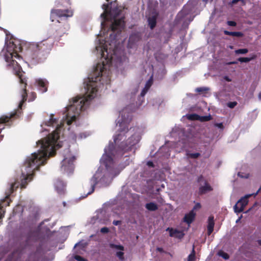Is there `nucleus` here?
I'll return each instance as SVG.
<instances>
[{
  "label": "nucleus",
  "instance_id": "1",
  "mask_svg": "<svg viewBox=\"0 0 261 261\" xmlns=\"http://www.w3.org/2000/svg\"><path fill=\"white\" fill-rule=\"evenodd\" d=\"M61 126L58 125L53 132L49 134L46 138L38 141L37 144H40L41 149L37 153H32L30 156L26 159L24 165L26 170L32 169L29 173L26 174L22 173V175L24 178L21 180V188H25L28 184V180L30 181L36 170H39V167L45 164L46 161L50 156H54L56 153V149L61 147L59 144H56L59 139Z\"/></svg>",
  "mask_w": 261,
  "mask_h": 261
},
{
  "label": "nucleus",
  "instance_id": "2",
  "mask_svg": "<svg viewBox=\"0 0 261 261\" xmlns=\"http://www.w3.org/2000/svg\"><path fill=\"white\" fill-rule=\"evenodd\" d=\"M7 53L5 58L6 61L9 63V66L14 67L15 75L18 77L19 82L21 85L22 90L21 93V100L19 103L18 110L11 113L9 115L3 116L0 118V129L5 128V125L10 126L12 121L20 117L21 114V109L23 103L27 101L28 93L27 90V80L25 76V73L22 71L21 67L14 58L19 59L20 56L18 53L22 50V46L19 43L16 44L14 42H10L7 47Z\"/></svg>",
  "mask_w": 261,
  "mask_h": 261
},
{
  "label": "nucleus",
  "instance_id": "3",
  "mask_svg": "<svg viewBox=\"0 0 261 261\" xmlns=\"http://www.w3.org/2000/svg\"><path fill=\"white\" fill-rule=\"evenodd\" d=\"M99 69L100 71L98 72L97 74L95 72L96 76L95 77H89L87 82H84L86 90L85 95L75 97L72 99V103L70 101V105L66 107V117L68 125L71 124L73 121L76 120L81 112L85 110V107L88 105L90 101L96 95L98 90L97 82L101 80L102 72L105 69L104 62H103L102 66H100Z\"/></svg>",
  "mask_w": 261,
  "mask_h": 261
},
{
  "label": "nucleus",
  "instance_id": "4",
  "mask_svg": "<svg viewBox=\"0 0 261 261\" xmlns=\"http://www.w3.org/2000/svg\"><path fill=\"white\" fill-rule=\"evenodd\" d=\"M53 40H43L38 43H29L28 56L32 60L40 62L46 58L53 46Z\"/></svg>",
  "mask_w": 261,
  "mask_h": 261
},
{
  "label": "nucleus",
  "instance_id": "5",
  "mask_svg": "<svg viewBox=\"0 0 261 261\" xmlns=\"http://www.w3.org/2000/svg\"><path fill=\"white\" fill-rule=\"evenodd\" d=\"M125 110L122 111L121 121H118L119 128L118 130V134L114 137V142L115 145H117L119 141L122 140L125 136V134L129 130V123L132 119L130 114H127L125 117Z\"/></svg>",
  "mask_w": 261,
  "mask_h": 261
},
{
  "label": "nucleus",
  "instance_id": "6",
  "mask_svg": "<svg viewBox=\"0 0 261 261\" xmlns=\"http://www.w3.org/2000/svg\"><path fill=\"white\" fill-rule=\"evenodd\" d=\"M73 15V11L70 8L67 9H53L50 12V19L51 21L57 20L60 23V21L57 18L61 19L62 17L67 18L72 17Z\"/></svg>",
  "mask_w": 261,
  "mask_h": 261
},
{
  "label": "nucleus",
  "instance_id": "7",
  "mask_svg": "<svg viewBox=\"0 0 261 261\" xmlns=\"http://www.w3.org/2000/svg\"><path fill=\"white\" fill-rule=\"evenodd\" d=\"M140 140V138L139 136L133 135L126 142H122L118 145V147L120 151L124 152L130 151L133 147L139 142Z\"/></svg>",
  "mask_w": 261,
  "mask_h": 261
},
{
  "label": "nucleus",
  "instance_id": "8",
  "mask_svg": "<svg viewBox=\"0 0 261 261\" xmlns=\"http://www.w3.org/2000/svg\"><path fill=\"white\" fill-rule=\"evenodd\" d=\"M105 154L102 156V159L106 167L108 168L109 165L113 163V156L115 154L113 143H110L108 147L105 148Z\"/></svg>",
  "mask_w": 261,
  "mask_h": 261
},
{
  "label": "nucleus",
  "instance_id": "9",
  "mask_svg": "<svg viewBox=\"0 0 261 261\" xmlns=\"http://www.w3.org/2000/svg\"><path fill=\"white\" fill-rule=\"evenodd\" d=\"M261 190V187L260 188L256 191V193L253 194H248L246 195L244 197H242L236 203V204L234 205L233 208L234 211L236 213H240L244 211V207L247 205L248 203V199L252 195H253L254 196H256L259 191Z\"/></svg>",
  "mask_w": 261,
  "mask_h": 261
},
{
  "label": "nucleus",
  "instance_id": "10",
  "mask_svg": "<svg viewBox=\"0 0 261 261\" xmlns=\"http://www.w3.org/2000/svg\"><path fill=\"white\" fill-rule=\"evenodd\" d=\"M75 160L74 156L65 158L62 162V169L67 172H72L74 169V162Z\"/></svg>",
  "mask_w": 261,
  "mask_h": 261
},
{
  "label": "nucleus",
  "instance_id": "11",
  "mask_svg": "<svg viewBox=\"0 0 261 261\" xmlns=\"http://www.w3.org/2000/svg\"><path fill=\"white\" fill-rule=\"evenodd\" d=\"M69 28V24L67 23H65L63 26L59 25L53 33V36L49 37L48 39H50L51 37H53L54 40L59 41L60 38L65 34Z\"/></svg>",
  "mask_w": 261,
  "mask_h": 261
},
{
  "label": "nucleus",
  "instance_id": "12",
  "mask_svg": "<svg viewBox=\"0 0 261 261\" xmlns=\"http://www.w3.org/2000/svg\"><path fill=\"white\" fill-rule=\"evenodd\" d=\"M118 15V14L114 16V20L111 26V30L113 32H121L124 27V18L122 17L120 19H116V17Z\"/></svg>",
  "mask_w": 261,
  "mask_h": 261
},
{
  "label": "nucleus",
  "instance_id": "13",
  "mask_svg": "<svg viewBox=\"0 0 261 261\" xmlns=\"http://www.w3.org/2000/svg\"><path fill=\"white\" fill-rule=\"evenodd\" d=\"M115 54V50H110L108 49L107 45H103V48L101 50V58L106 60V63L108 64H111L113 59V55Z\"/></svg>",
  "mask_w": 261,
  "mask_h": 261
},
{
  "label": "nucleus",
  "instance_id": "14",
  "mask_svg": "<svg viewBox=\"0 0 261 261\" xmlns=\"http://www.w3.org/2000/svg\"><path fill=\"white\" fill-rule=\"evenodd\" d=\"M38 88L42 93H44L47 91L48 82L44 79H38L36 81Z\"/></svg>",
  "mask_w": 261,
  "mask_h": 261
},
{
  "label": "nucleus",
  "instance_id": "15",
  "mask_svg": "<svg viewBox=\"0 0 261 261\" xmlns=\"http://www.w3.org/2000/svg\"><path fill=\"white\" fill-rule=\"evenodd\" d=\"M55 187L57 192L60 195L64 194L65 191V185L63 181L57 180L55 184Z\"/></svg>",
  "mask_w": 261,
  "mask_h": 261
},
{
  "label": "nucleus",
  "instance_id": "16",
  "mask_svg": "<svg viewBox=\"0 0 261 261\" xmlns=\"http://www.w3.org/2000/svg\"><path fill=\"white\" fill-rule=\"evenodd\" d=\"M98 178L94 175L92 177L90 180V184L91 186L90 191H89L83 198L86 197L88 195L93 193L95 190V186L98 184Z\"/></svg>",
  "mask_w": 261,
  "mask_h": 261
},
{
  "label": "nucleus",
  "instance_id": "17",
  "mask_svg": "<svg viewBox=\"0 0 261 261\" xmlns=\"http://www.w3.org/2000/svg\"><path fill=\"white\" fill-rule=\"evenodd\" d=\"M207 233L208 236H210L214 230V227L215 225L214 217V216H211L208 218L207 221Z\"/></svg>",
  "mask_w": 261,
  "mask_h": 261
},
{
  "label": "nucleus",
  "instance_id": "18",
  "mask_svg": "<svg viewBox=\"0 0 261 261\" xmlns=\"http://www.w3.org/2000/svg\"><path fill=\"white\" fill-rule=\"evenodd\" d=\"M196 213L194 210H191L189 213L185 215L184 218V221L188 224H191L195 219Z\"/></svg>",
  "mask_w": 261,
  "mask_h": 261
},
{
  "label": "nucleus",
  "instance_id": "19",
  "mask_svg": "<svg viewBox=\"0 0 261 261\" xmlns=\"http://www.w3.org/2000/svg\"><path fill=\"white\" fill-rule=\"evenodd\" d=\"M145 207L149 211H155L158 209V205L154 202H149L145 204Z\"/></svg>",
  "mask_w": 261,
  "mask_h": 261
},
{
  "label": "nucleus",
  "instance_id": "20",
  "mask_svg": "<svg viewBox=\"0 0 261 261\" xmlns=\"http://www.w3.org/2000/svg\"><path fill=\"white\" fill-rule=\"evenodd\" d=\"M213 190L212 187L207 184L205 183L204 186L199 188V191L200 194L205 193L207 191H211Z\"/></svg>",
  "mask_w": 261,
  "mask_h": 261
},
{
  "label": "nucleus",
  "instance_id": "21",
  "mask_svg": "<svg viewBox=\"0 0 261 261\" xmlns=\"http://www.w3.org/2000/svg\"><path fill=\"white\" fill-rule=\"evenodd\" d=\"M56 4L57 7H66L67 5H70V0H58L56 2Z\"/></svg>",
  "mask_w": 261,
  "mask_h": 261
},
{
  "label": "nucleus",
  "instance_id": "22",
  "mask_svg": "<svg viewBox=\"0 0 261 261\" xmlns=\"http://www.w3.org/2000/svg\"><path fill=\"white\" fill-rule=\"evenodd\" d=\"M148 24L151 29H153L156 24V18L155 16L150 17L148 19Z\"/></svg>",
  "mask_w": 261,
  "mask_h": 261
},
{
  "label": "nucleus",
  "instance_id": "23",
  "mask_svg": "<svg viewBox=\"0 0 261 261\" xmlns=\"http://www.w3.org/2000/svg\"><path fill=\"white\" fill-rule=\"evenodd\" d=\"M54 114H51L50 115V118L48 121L44 122V124L47 126H51L54 124H56L57 123V120L54 118Z\"/></svg>",
  "mask_w": 261,
  "mask_h": 261
},
{
  "label": "nucleus",
  "instance_id": "24",
  "mask_svg": "<svg viewBox=\"0 0 261 261\" xmlns=\"http://www.w3.org/2000/svg\"><path fill=\"white\" fill-rule=\"evenodd\" d=\"M140 36L138 33H134L132 34L129 38V42H137L140 40Z\"/></svg>",
  "mask_w": 261,
  "mask_h": 261
},
{
  "label": "nucleus",
  "instance_id": "25",
  "mask_svg": "<svg viewBox=\"0 0 261 261\" xmlns=\"http://www.w3.org/2000/svg\"><path fill=\"white\" fill-rule=\"evenodd\" d=\"M256 55H254L252 57H250V58L240 57L238 59V61L241 63H243V62L247 63V62L251 61V60H252L253 59H255L256 58Z\"/></svg>",
  "mask_w": 261,
  "mask_h": 261
},
{
  "label": "nucleus",
  "instance_id": "26",
  "mask_svg": "<svg viewBox=\"0 0 261 261\" xmlns=\"http://www.w3.org/2000/svg\"><path fill=\"white\" fill-rule=\"evenodd\" d=\"M18 187V184L16 182H14L11 184V186L9 189V194L6 196V198H9L10 195L15 190V188L16 189Z\"/></svg>",
  "mask_w": 261,
  "mask_h": 261
},
{
  "label": "nucleus",
  "instance_id": "27",
  "mask_svg": "<svg viewBox=\"0 0 261 261\" xmlns=\"http://www.w3.org/2000/svg\"><path fill=\"white\" fill-rule=\"evenodd\" d=\"M195 251L194 250V247L193 246L191 253L188 257V261H195Z\"/></svg>",
  "mask_w": 261,
  "mask_h": 261
},
{
  "label": "nucleus",
  "instance_id": "28",
  "mask_svg": "<svg viewBox=\"0 0 261 261\" xmlns=\"http://www.w3.org/2000/svg\"><path fill=\"white\" fill-rule=\"evenodd\" d=\"M212 119V117L211 115L207 116H201L199 115V121L201 122H206Z\"/></svg>",
  "mask_w": 261,
  "mask_h": 261
},
{
  "label": "nucleus",
  "instance_id": "29",
  "mask_svg": "<svg viewBox=\"0 0 261 261\" xmlns=\"http://www.w3.org/2000/svg\"><path fill=\"white\" fill-rule=\"evenodd\" d=\"M199 115L197 114H191L187 116V118L190 120H198Z\"/></svg>",
  "mask_w": 261,
  "mask_h": 261
},
{
  "label": "nucleus",
  "instance_id": "30",
  "mask_svg": "<svg viewBox=\"0 0 261 261\" xmlns=\"http://www.w3.org/2000/svg\"><path fill=\"white\" fill-rule=\"evenodd\" d=\"M208 90L209 88L206 87H198L196 89L195 91L198 92L199 94H202L206 93Z\"/></svg>",
  "mask_w": 261,
  "mask_h": 261
},
{
  "label": "nucleus",
  "instance_id": "31",
  "mask_svg": "<svg viewBox=\"0 0 261 261\" xmlns=\"http://www.w3.org/2000/svg\"><path fill=\"white\" fill-rule=\"evenodd\" d=\"M167 230H169V234H170V237H175V234L176 233H180V231L176 230V229H173V228H168L167 229Z\"/></svg>",
  "mask_w": 261,
  "mask_h": 261
},
{
  "label": "nucleus",
  "instance_id": "32",
  "mask_svg": "<svg viewBox=\"0 0 261 261\" xmlns=\"http://www.w3.org/2000/svg\"><path fill=\"white\" fill-rule=\"evenodd\" d=\"M188 156L191 159H197L200 156V154L198 152L189 153L187 154Z\"/></svg>",
  "mask_w": 261,
  "mask_h": 261
},
{
  "label": "nucleus",
  "instance_id": "33",
  "mask_svg": "<svg viewBox=\"0 0 261 261\" xmlns=\"http://www.w3.org/2000/svg\"><path fill=\"white\" fill-rule=\"evenodd\" d=\"M248 52V50L247 48L239 49L235 50L236 54H245Z\"/></svg>",
  "mask_w": 261,
  "mask_h": 261
},
{
  "label": "nucleus",
  "instance_id": "34",
  "mask_svg": "<svg viewBox=\"0 0 261 261\" xmlns=\"http://www.w3.org/2000/svg\"><path fill=\"white\" fill-rule=\"evenodd\" d=\"M110 247L112 248H115L117 249H119L121 251L124 250V247L120 245H115L114 244H111Z\"/></svg>",
  "mask_w": 261,
  "mask_h": 261
},
{
  "label": "nucleus",
  "instance_id": "35",
  "mask_svg": "<svg viewBox=\"0 0 261 261\" xmlns=\"http://www.w3.org/2000/svg\"><path fill=\"white\" fill-rule=\"evenodd\" d=\"M219 255L225 259H228L229 258V255L222 251L219 252Z\"/></svg>",
  "mask_w": 261,
  "mask_h": 261
},
{
  "label": "nucleus",
  "instance_id": "36",
  "mask_svg": "<svg viewBox=\"0 0 261 261\" xmlns=\"http://www.w3.org/2000/svg\"><path fill=\"white\" fill-rule=\"evenodd\" d=\"M36 97V93L34 92H32L29 95V101H32L34 100Z\"/></svg>",
  "mask_w": 261,
  "mask_h": 261
},
{
  "label": "nucleus",
  "instance_id": "37",
  "mask_svg": "<svg viewBox=\"0 0 261 261\" xmlns=\"http://www.w3.org/2000/svg\"><path fill=\"white\" fill-rule=\"evenodd\" d=\"M116 256L119 258V259L121 261H124V253L122 251H119L116 253Z\"/></svg>",
  "mask_w": 261,
  "mask_h": 261
},
{
  "label": "nucleus",
  "instance_id": "38",
  "mask_svg": "<svg viewBox=\"0 0 261 261\" xmlns=\"http://www.w3.org/2000/svg\"><path fill=\"white\" fill-rule=\"evenodd\" d=\"M16 253V252L15 251H14L11 254H9L5 261H14V257Z\"/></svg>",
  "mask_w": 261,
  "mask_h": 261
},
{
  "label": "nucleus",
  "instance_id": "39",
  "mask_svg": "<svg viewBox=\"0 0 261 261\" xmlns=\"http://www.w3.org/2000/svg\"><path fill=\"white\" fill-rule=\"evenodd\" d=\"M232 36L237 37H242L244 36L243 33L241 32H232Z\"/></svg>",
  "mask_w": 261,
  "mask_h": 261
},
{
  "label": "nucleus",
  "instance_id": "40",
  "mask_svg": "<svg viewBox=\"0 0 261 261\" xmlns=\"http://www.w3.org/2000/svg\"><path fill=\"white\" fill-rule=\"evenodd\" d=\"M214 126L218 127L221 130H223L224 128V126L223 125V123H215L214 124Z\"/></svg>",
  "mask_w": 261,
  "mask_h": 261
},
{
  "label": "nucleus",
  "instance_id": "41",
  "mask_svg": "<svg viewBox=\"0 0 261 261\" xmlns=\"http://www.w3.org/2000/svg\"><path fill=\"white\" fill-rule=\"evenodd\" d=\"M237 105V102L236 101L229 102L227 104V106L231 109L234 108Z\"/></svg>",
  "mask_w": 261,
  "mask_h": 261
},
{
  "label": "nucleus",
  "instance_id": "42",
  "mask_svg": "<svg viewBox=\"0 0 261 261\" xmlns=\"http://www.w3.org/2000/svg\"><path fill=\"white\" fill-rule=\"evenodd\" d=\"M74 258L77 261H88V260L87 259H85L84 257H83L82 256L79 255H75L74 256Z\"/></svg>",
  "mask_w": 261,
  "mask_h": 261
},
{
  "label": "nucleus",
  "instance_id": "43",
  "mask_svg": "<svg viewBox=\"0 0 261 261\" xmlns=\"http://www.w3.org/2000/svg\"><path fill=\"white\" fill-rule=\"evenodd\" d=\"M109 229L108 227H104L100 229V232L102 233H107L109 232Z\"/></svg>",
  "mask_w": 261,
  "mask_h": 261
},
{
  "label": "nucleus",
  "instance_id": "44",
  "mask_svg": "<svg viewBox=\"0 0 261 261\" xmlns=\"http://www.w3.org/2000/svg\"><path fill=\"white\" fill-rule=\"evenodd\" d=\"M148 89H147V88H144L141 91V94H140V96L141 97H144L145 96V95L146 94L147 91H148Z\"/></svg>",
  "mask_w": 261,
  "mask_h": 261
},
{
  "label": "nucleus",
  "instance_id": "45",
  "mask_svg": "<svg viewBox=\"0 0 261 261\" xmlns=\"http://www.w3.org/2000/svg\"><path fill=\"white\" fill-rule=\"evenodd\" d=\"M227 24L231 27H235L237 25V23L234 21H227Z\"/></svg>",
  "mask_w": 261,
  "mask_h": 261
},
{
  "label": "nucleus",
  "instance_id": "46",
  "mask_svg": "<svg viewBox=\"0 0 261 261\" xmlns=\"http://www.w3.org/2000/svg\"><path fill=\"white\" fill-rule=\"evenodd\" d=\"M152 79H150L147 82V83L145 85V88H147V89H149L150 87L151 86V84H152Z\"/></svg>",
  "mask_w": 261,
  "mask_h": 261
},
{
  "label": "nucleus",
  "instance_id": "47",
  "mask_svg": "<svg viewBox=\"0 0 261 261\" xmlns=\"http://www.w3.org/2000/svg\"><path fill=\"white\" fill-rule=\"evenodd\" d=\"M113 224L114 225H120L121 224V221H120V220H114L113 222Z\"/></svg>",
  "mask_w": 261,
  "mask_h": 261
},
{
  "label": "nucleus",
  "instance_id": "48",
  "mask_svg": "<svg viewBox=\"0 0 261 261\" xmlns=\"http://www.w3.org/2000/svg\"><path fill=\"white\" fill-rule=\"evenodd\" d=\"M201 207V205L199 203H197L193 207V210L199 209Z\"/></svg>",
  "mask_w": 261,
  "mask_h": 261
},
{
  "label": "nucleus",
  "instance_id": "49",
  "mask_svg": "<svg viewBox=\"0 0 261 261\" xmlns=\"http://www.w3.org/2000/svg\"><path fill=\"white\" fill-rule=\"evenodd\" d=\"M2 211H3L2 207L1 206H0V219H2L4 216L5 211H3V213H2Z\"/></svg>",
  "mask_w": 261,
  "mask_h": 261
},
{
  "label": "nucleus",
  "instance_id": "50",
  "mask_svg": "<svg viewBox=\"0 0 261 261\" xmlns=\"http://www.w3.org/2000/svg\"><path fill=\"white\" fill-rule=\"evenodd\" d=\"M224 34L226 35L232 36V32H229L228 31L225 30L224 31Z\"/></svg>",
  "mask_w": 261,
  "mask_h": 261
},
{
  "label": "nucleus",
  "instance_id": "51",
  "mask_svg": "<svg viewBox=\"0 0 261 261\" xmlns=\"http://www.w3.org/2000/svg\"><path fill=\"white\" fill-rule=\"evenodd\" d=\"M107 13L108 12L107 11H105L101 14V17H103L104 19H107Z\"/></svg>",
  "mask_w": 261,
  "mask_h": 261
},
{
  "label": "nucleus",
  "instance_id": "52",
  "mask_svg": "<svg viewBox=\"0 0 261 261\" xmlns=\"http://www.w3.org/2000/svg\"><path fill=\"white\" fill-rule=\"evenodd\" d=\"M243 0H232L231 2H230V4L231 5H235L238 2H240V1H243Z\"/></svg>",
  "mask_w": 261,
  "mask_h": 261
},
{
  "label": "nucleus",
  "instance_id": "53",
  "mask_svg": "<svg viewBox=\"0 0 261 261\" xmlns=\"http://www.w3.org/2000/svg\"><path fill=\"white\" fill-rule=\"evenodd\" d=\"M147 165L150 167H154V166L153 163L151 161H148L147 163Z\"/></svg>",
  "mask_w": 261,
  "mask_h": 261
},
{
  "label": "nucleus",
  "instance_id": "54",
  "mask_svg": "<svg viewBox=\"0 0 261 261\" xmlns=\"http://www.w3.org/2000/svg\"><path fill=\"white\" fill-rule=\"evenodd\" d=\"M203 179V176L202 175H200L198 177V179H197V181L198 182H200L201 181H202Z\"/></svg>",
  "mask_w": 261,
  "mask_h": 261
},
{
  "label": "nucleus",
  "instance_id": "55",
  "mask_svg": "<svg viewBox=\"0 0 261 261\" xmlns=\"http://www.w3.org/2000/svg\"><path fill=\"white\" fill-rule=\"evenodd\" d=\"M238 62L237 61H231L227 63V65H232V64H237Z\"/></svg>",
  "mask_w": 261,
  "mask_h": 261
},
{
  "label": "nucleus",
  "instance_id": "56",
  "mask_svg": "<svg viewBox=\"0 0 261 261\" xmlns=\"http://www.w3.org/2000/svg\"><path fill=\"white\" fill-rule=\"evenodd\" d=\"M224 79H225L226 81H228V82H230V81H231V80H230V79L229 78V77H228V76H225L224 77Z\"/></svg>",
  "mask_w": 261,
  "mask_h": 261
},
{
  "label": "nucleus",
  "instance_id": "57",
  "mask_svg": "<svg viewBox=\"0 0 261 261\" xmlns=\"http://www.w3.org/2000/svg\"><path fill=\"white\" fill-rule=\"evenodd\" d=\"M258 98L259 100H261V92L258 94Z\"/></svg>",
  "mask_w": 261,
  "mask_h": 261
},
{
  "label": "nucleus",
  "instance_id": "58",
  "mask_svg": "<svg viewBox=\"0 0 261 261\" xmlns=\"http://www.w3.org/2000/svg\"><path fill=\"white\" fill-rule=\"evenodd\" d=\"M240 2L242 3V5H245L246 4V2H245V0H243V1H240Z\"/></svg>",
  "mask_w": 261,
  "mask_h": 261
},
{
  "label": "nucleus",
  "instance_id": "59",
  "mask_svg": "<svg viewBox=\"0 0 261 261\" xmlns=\"http://www.w3.org/2000/svg\"><path fill=\"white\" fill-rule=\"evenodd\" d=\"M258 244L261 246V240H258Z\"/></svg>",
  "mask_w": 261,
  "mask_h": 261
},
{
  "label": "nucleus",
  "instance_id": "60",
  "mask_svg": "<svg viewBox=\"0 0 261 261\" xmlns=\"http://www.w3.org/2000/svg\"><path fill=\"white\" fill-rule=\"evenodd\" d=\"M204 1L207 3V2L210 1V0H204Z\"/></svg>",
  "mask_w": 261,
  "mask_h": 261
},
{
  "label": "nucleus",
  "instance_id": "61",
  "mask_svg": "<svg viewBox=\"0 0 261 261\" xmlns=\"http://www.w3.org/2000/svg\"><path fill=\"white\" fill-rule=\"evenodd\" d=\"M158 250H159V251H161V250H162V248H158Z\"/></svg>",
  "mask_w": 261,
  "mask_h": 261
},
{
  "label": "nucleus",
  "instance_id": "62",
  "mask_svg": "<svg viewBox=\"0 0 261 261\" xmlns=\"http://www.w3.org/2000/svg\"><path fill=\"white\" fill-rule=\"evenodd\" d=\"M9 203L8 202V204L6 205V206H9Z\"/></svg>",
  "mask_w": 261,
  "mask_h": 261
},
{
  "label": "nucleus",
  "instance_id": "63",
  "mask_svg": "<svg viewBox=\"0 0 261 261\" xmlns=\"http://www.w3.org/2000/svg\"><path fill=\"white\" fill-rule=\"evenodd\" d=\"M98 67L97 66V67H96V70H97V71L98 70Z\"/></svg>",
  "mask_w": 261,
  "mask_h": 261
},
{
  "label": "nucleus",
  "instance_id": "64",
  "mask_svg": "<svg viewBox=\"0 0 261 261\" xmlns=\"http://www.w3.org/2000/svg\"><path fill=\"white\" fill-rule=\"evenodd\" d=\"M103 23H104V22H101V25H103Z\"/></svg>",
  "mask_w": 261,
  "mask_h": 261
}]
</instances>
